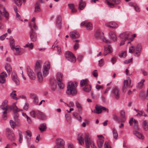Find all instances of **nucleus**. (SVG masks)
I'll use <instances>...</instances> for the list:
<instances>
[{"mask_svg": "<svg viewBox=\"0 0 148 148\" xmlns=\"http://www.w3.org/2000/svg\"><path fill=\"white\" fill-rule=\"evenodd\" d=\"M77 83L76 82H70L68 83L66 91V94L69 95L73 96L76 95L77 92L76 88Z\"/></svg>", "mask_w": 148, "mask_h": 148, "instance_id": "nucleus-1", "label": "nucleus"}, {"mask_svg": "<svg viewBox=\"0 0 148 148\" xmlns=\"http://www.w3.org/2000/svg\"><path fill=\"white\" fill-rule=\"evenodd\" d=\"M95 37L98 39H100L106 42L110 43V41L106 40L104 36V33H101L99 29H98L96 31L95 34Z\"/></svg>", "mask_w": 148, "mask_h": 148, "instance_id": "nucleus-2", "label": "nucleus"}, {"mask_svg": "<svg viewBox=\"0 0 148 148\" xmlns=\"http://www.w3.org/2000/svg\"><path fill=\"white\" fill-rule=\"evenodd\" d=\"M85 143L86 148H90V145L92 148H96L95 143L88 136L86 135L85 137Z\"/></svg>", "mask_w": 148, "mask_h": 148, "instance_id": "nucleus-3", "label": "nucleus"}, {"mask_svg": "<svg viewBox=\"0 0 148 148\" xmlns=\"http://www.w3.org/2000/svg\"><path fill=\"white\" fill-rule=\"evenodd\" d=\"M65 56L66 59L68 61L73 63L76 62V58L73 54L71 52L66 51Z\"/></svg>", "mask_w": 148, "mask_h": 148, "instance_id": "nucleus-4", "label": "nucleus"}, {"mask_svg": "<svg viewBox=\"0 0 148 148\" xmlns=\"http://www.w3.org/2000/svg\"><path fill=\"white\" fill-rule=\"evenodd\" d=\"M131 79L129 77H127V79L125 80L124 82L123 86L122 88V90L123 92H125L127 88L132 87V86L131 85Z\"/></svg>", "mask_w": 148, "mask_h": 148, "instance_id": "nucleus-5", "label": "nucleus"}, {"mask_svg": "<svg viewBox=\"0 0 148 148\" xmlns=\"http://www.w3.org/2000/svg\"><path fill=\"white\" fill-rule=\"evenodd\" d=\"M65 142L61 138H58L56 139V145L54 148H65Z\"/></svg>", "mask_w": 148, "mask_h": 148, "instance_id": "nucleus-6", "label": "nucleus"}, {"mask_svg": "<svg viewBox=\"0 0 148 148\" xmlns=\"http://www.w3.org/2000/svg\"><path fill=\"white\" fill-rule=\"evenodd\" d=\"M95 109V110L93 111L94 113H95L98 114H100L102 112V111L103 110H107V112H108V108L98 105H96Z\"/></svg>", "mask_w": 148, "mask_h": 148, "instance_id": "nucleus-7", "label": "nucleus"}, {"mask_svg": "<svg viewBox=\"0 0 148 148\" xmlns=\"http://www.w3.org/2000/svg\"><path fill=\"white\" fill-rule=\"evenodd\" d=\"M30 37L31 40L33 42L36 41L37 39V34L36 32L31 28L30 32Z\"/></svg>", "mask_w": 148, "mask_h": 148, "instance_id": "nucleus-8", "label": "nucleus"}, {"mask_svg": "<svg viewBox=\"0 0 148 148\" xmlns=\"http://www.w3.org/2000/svg\"><path fill=\"white\" fill-rule=\"evenodd\" d=\"M6 134L7 138L11 140H14L15 138L14 133L9 129H6Z\"/></svg>", "mask_w": 148, "mask_h": 148, "instance_id": "nucleus-9", "label": "nucleus"}, {"mask_svg": "<svg viewBox=\"0 0 148 148\" xmlns=\"http://www.w3.org/2000/svg\"><path fill=\"white\" fill-rule=\"evenodd\" d=\"M11 78L12 80L17 85L19 84L20 82L16 73L13 71L11 74Z\"/></svg>", "mask_w": 148, "mask_h": 148, "instance_id": "nucleus-10", "label": "nucleus"}, {"mask_svg": "<svg viewBox=\"0 0 148 148\" xmlns=\"http://www.w3.org/2000/svg\"><path fill=\"white\" fill-rule=\"evenodd\" d=\"M142 46L141 44H138L135 48L134 55L135 56H138L140 54L141 51Z\"/></svg>", "mask_w": 148, "mask_h": 148, "instance_id": "nucleus-11", "label": "nucleus"}, {"mask_svg": "<svg viewBox=\"0 0 148 148\" xmlns=\"http://www.w3.org/2000/svg\"><path fill=\"white\" fill-rule=\"evenodd\" d=\"M112 94L116 99H118L119 97V90L116 87H113L112 90Z\"/></svg>", "mask_w": 148, "mask_h": 148, "instance_id": "nucleus-12", "label": "nucleus"}, {"mask_svg": "<svg viewBox=\"0 0 148 148\" xmlns=\"http://www.w3.org/2000/svg\"><path fill=\"white\" fill-rule=\"evenodd\" d=\"M113 51V49L110 45H108L105 48L104 55L105 56L110 53Z\"/></svg>", "mask_w": 148, "mask_h": 148, "instance_id": "nucleus-13", "label": "nucleus"}, {"mask_svg": "<svg viewBox=\"0 0 148 148\" xmlns=\"http://www.w3.org/2000/svg\"><path fill=\"white\" fill-rule=\"evenodd\" d=\"M84 136L82 133H80L78 134L77 140L79 141V143L81 145L84 144Z\"/></svg>", "mask_w": 148, "mask_h": 148, "instance_id": "nucleus-14", "label": "nucleus"}, {"mask_svg": "<svg viewBox=\"0 0 148 148\" xmlns=\"http://www.w3.org/2000/svg\"><path fill=\"white\" fill-rule=\"evenodd\" d=\"M105 25L108 27L115 28L118 27V24L114 22L111 21L106 24Z\"/></svg>", "mask_w": 148, "mask_h": 148, "instance_id": "nucleus-15", "label": "nucleus"}, {"mask_svg": "<svg viewBox=\"0 0 148 148\" xmlns=\"http://www.w3.org/2000/svg\"><path fill=\"white\" fill-rule=\"evenodd\" d=\"M7 73L5 72H3L0 75V82L3 83L5 81V78L7 77Z\"/></svg>", "mask_w": 148, "mask_h": 148, "instance_id": "nucleus-16", "label": "nucleus"}, {"mask_svg": "<svg viewBox=\"0 0 148 148\" xmlns=\"http://www.w3.org/2000/svg\"><path fill=\"white\" fill-rule=\"evenodd\" d=\"M86 3L83 1H80L79 2L78 9L79 10H83L86 6Z\"/></svg>", "mask_w": 148, "mask_h": 148, "instance_id": "nucleus-17", "label": "nucleus"}, {"mask_svg": "<svg viewBox=\"0 0 148 148\" xmlns=\"http://www.w3.org/2000/svg\"><path fill=\"white\" fill-rule=\"evenodd\" d=\"M132 122L134 124V128L136 130H138V128L137 121L135 119L134 120L133 118H132L130 119L129 121V123L130 124V125H132Z\"/></svg>", "mask_w": 148, "mask_h": 148, "instance_id": "nucleus-18", "label": "nucleus"}, {"mask_svg": "<svg viewBox=\"0 0 148 148\" xmlns=\"http://www.w3.org/2000/svg\"><path fill=\"white\" fill-rule=\"evenodd\" d=\"M30 97L33 99V102L35 104H38V99L37 95L34 94H32L30 95Z\"/></svg>", "mask_w": 148, "mask_h": 148, "instance_id": "nucleus-19", "label": "nucleus"}, {"mask_svg": "<svg viewBox=\"0 0 148 148\" xmlns=\"http://www.w3.org/2000/svg\"><path fill=\"white\" fill-rule=\"evenodd\" d=\"M27 73L29 77L32 79H35V75L33 72L32 70L30 69H27Z\"/></svg>", "mask_w": 148, "mask_h": 148, "instance_id": "nucleus-20", "label": "nucleus"}, {"mask_svg": "<svg viewBox=\"0 0 148 148\" xmlns=\"http://www.w3.org/2000/svg\"><path fill=\"white\" fill-rule=\"evenodd\" d=\"M120 38L125 41H126L128 39L129 37V34L127 33H123L121 34L119 36Z\"/></svg>", "mask_w": 148, "mask_h": 148, "instance_id": "nucleus-21", "label": "nucleus"}, {"mask_svg": "<svg viewBox=\"0 0 148 148\" xmlns=\"http://www.w3.org/2000/svg\"><path fill=\"white\" fill-rule=\"evenodd\" d=\"M70 35L71 37L73 38H77L79 36L78 33L76 31L71 32Z\"/></svg>", "mask_w": 148, "mask_h": 148, "instance_id": "nucleus-22", "label": "nucleus"}, {"mask_svg": "<svg viewBox=\"0 0 148 148\" xmlns=\"http://www.w3.org/2000/svg\"><path fill=\"white\" fill-rule=\"evenodd\" d=\"M105 2L110 7L113 8L114 7V0H105Z\"/></svg>", "mask_w": 148, "mask_h": 148, "instance_id": "nucleus-23", "label": "nucleus"}, {"mask_svg": "<svg viewBox=\"0 0 148 148\" xmlns=\"http://www.w3.org/2000/svg\"><path fill=\"white\" fill-rule=\"evenodd\" d=\"M109 36L113 41H115L116 40V36L114 32L112 31L110 32L109 33Z\"/></svg>", "mask_w": 148, "mask_h": 148, "instance_id": "nucleus-24", "label": "nucleus"}, {"mask_svg": "<svg viewBox=\"0 0 148 148\" xmlns=\"http://www.w3.org/2000/svg\"><path fill=\"white\" fill-rule=\"evenodd\" d=\"M41 9L40 8V6L39 2H37L35 5L34 12L38 13L41 12Z\"/></svg>", "mask_w": 148, "mask_h": 148, "instance_id": "nucleus-25", "label": "nucleus"}, {"mask_svg": "<svg viewBox=\"0 0 148 148\" xmlns=\"http://www.w3.org/2000/svg\"><path fill=\"white\" fill-rule=\"evenodd\" d=\"M5 70L8 73L9 75L10 74V72L12 71V67L9 64H6L5 65Z\"/></svg>", "mask_w": 148, "mask_h": 148, "instance_id": "nucleus-26", "label": "nucleus"}, {"mask_svg": "<svg viewBox=\"0 0 148 148\" xmlns=\"http://www.w3.org/2000/svg\"><path fill=\"white\" fill-rule=\"evenodd\" d=\"M133 133L139 139H143L144 138V136L141 134L136 131H134Z\"/></svg>", "mask_w": 148, "mask_h": 148, "instance_id": "nucleus-27", "label": "nucleus"}, {"mask_svg": "<svg viewBox=\"0 0 148 148\" xmlns=\"http://www.w3.org/2000/svg\"><path fill=\"white\" fill-rule=\"evenodd\" d=\"M42 62L41 61H37L36 62L35 69L39 71L41 69Z\"/></svg>", "mask_w": 148, "mask_h": 148, "instance_id": "nucleus-28", "label": "nucleus"}, {"mask_svg": "<svg viewBox=\"0 0 148 148\" xmlns=\"http://www.w3.org/2000/svg\"><path fill=\"white\" fill-rule=\"evenodd\" d=\"M37 78L40 82H41L43 79V76L41 72L38 71L37 73Z\"/></svg>", "mask_w": 148, "mask_h": 148, "instance_id": "nucleus-29", "label": "nucleus"}, {"mask_svg": "<svg viewBox=\"0 0 148 148\" xmlns=\"http://www.w3.org/2000/svg\"><path fill=\"white\" fill-rule=\"evenodd\" d=\"M8 101L7 100H5L2 103L1 106L2 107V109L3 110H8Z\"/></svg>", "mask_w": 148, "mask_h": 148, "instance_id": "nucleus-30", "label": "nucleus"}, {"mask_svg": "<svg viewBox=\"0 0 148 148\" xmlns=\"http://www.w3.org/2000/svg\"><path fill=\"white\" fill-rule=\"evenodd\" d=\"M148 121L147 120H143L142 123V126L144 130L147 131L148 130Z\"/></svg>", "mask_w": 148, "mask_h": 148, "instance_id": "nucleus-31", "label": "nucleus"}, {"mask_svg": "<svg viewBox=\"0 0 148 148\" xmlns=\"http://www.w3.org/2000/svg\"><path fill=\"white\" fill-rule=\"evenodd\" d=\"M50 66L51 64L50 62L49 61H46L44 63L43 68L49 70Z\"/></svg>", "mask_w": 148, "mask_h": 148, "instance_id": "nucleus-32", "label": "nucleus"}, {"mask_svg": "<svg viewBox=\"0 0 148 148\" xmlns=\"http://www.w3.org/2000/svg\"><path fill=\"white\" fill-rule=\"evenodd\" d=\"M125 112L122 110L120 112V116L121 119L120 121L121 122H123L125 121Z\"/></svg>", "mask_w": 148, "mask_h": 148, "instance_id": "nucleus-33", "label": "nucleus"}, {"mask_svg": "<svg viewBox=\"0 0 148 148\" xmlns=\"http://www.w3.org/2000/svg\"><path fill=\"white\" fill-rule=\"evenodd\" d=\"M63 75L60 72L57 73L56 75V79L58 82L62 81Z\"/></svg>", "mask_w": 148, "mask_h": 148, "instance_id": "nucleus-34", "label": "nucleus"}, {"mask_svg": "<svg viewBox=\"0 0 148 148\" xmlns=\"http://www.w3.org/2000/svg\"><path fill=\"white\" fill-rule=\"evenodd\" d=\"M36 113H37L38 118L41 120H43L45 118V115L39 111H37Z\"/></svg>", "mask_w": 148, "mask_h": 148, "instance_id": "nucleus-35", "label": "nucleus"}, {"mask_svg": "<svg viewBox=\"0 0 148 148\" xmlns=\"http://www.w3.org/2000/svg\"><path fill=\"white\" fill-rule=\"evenodd\" d=\"M104 142L103 138H99L97 141V143L98 147L100 148L103 146Z\"/></svg>", "mask_w": 148, "mask_h": 148, "instance_id": "nucleus-36", "label": "nucleus"}, {"mask_svg": "<svg viewBox=\"0 0 148 148\" xmlns=\"http://www.w3.org/2000/svg\"><path fill=\"white\" fill-rule=\"evenodd\" d=\"M57 88V84L56 82H52L51 84V90L52 91H55Z\"/></svg>", "mask_w": 148, "mask_h": 148, "instance_id": "nucleus-37", "label": "nucleus"}, {"mask_svg": "<svg viewBox=\"0 0 148 148\" xmlns=\"http://www.w3.org/2000/svg\"><path fill=\"white\" fill-rule=\"evenodd\" d=\"M83 90L86 92H89L91 90V86L90 85H86L83 88Z\"/></svg>", "mask_w": 148, "mask_h": 148, "instance_id": "nucleus-38", "label": "nucleus"}, {"mask_svg": "<svg viewBox=\"0 0 148 148\" xmlns=\"http://www.w3.org/2000/svg\"><path fill=\"white\" fill-rule=\"evenodd\" d=\"M112 133L114 138L116 139H117L118 135L117 130L115 128H113L112 129Z\"/></svg>", "mask_w": 148, "mask_h": 148, "instance_id": "nucleus-39", "label": "nucleus"}, {"mask_svg": "<svg viewBox=\"0 0 148 148\" xmlns=\"http://www.w3.org/2000/svg\"><path fill=\"white\" fill-rule=\"evenodd\" d=\"M47 128L46 124L45 123H42L41 124L39 127V129L41 131H44Z\"/></svg>", "mask_w": 148, "mask_h": 148, "instance_id": "nucleus-40", "label": "nucleus"}, {"mask_svg": "<svg viewBox=\"0 0 148 148\" xmlns=\"http://www.w3.org/2000/svg\"><path fill=\"white\" fill-rule=\"evenodd\" d=\"M144 80L142 79L140 82L138 83L136 86L137 88L138 89L141 88L144 84Z\"/></svg>", "mask_w": 148, "mask_h": 148, "instance_id": "nucleus-41", "label": "nucleus"}, {"mask_svg": "<svg viewBox=\"0 0 148 148\" xmlns=\"http://www.w3.org/2000/svg\"><path fill=\"white\" fill-rule=\"evenodd\" d=\"M88 79H82L80 83V85L82 87L85 85H88Z\"/></svg>", "mask_w": 148, "mask_h": 148, "instance_id": "nucleus-42", "label": "nucleus"}, {"mask_svg": "<svg viewBox=\"0 0 148 148\" xmlns=\"http://www.w3.org/2000/svg\"><path fill=\"white\" fill-rule=\"evenodd\" d=\"M68 5L69 8L71 10L72 12H75L76 11V10L75 9L73 4H69Z\"/></svg>", "mask_w": 148, "mask_h": 148, "instance_id": "nucleus-43", "label": "nucleus"}, {"mask_svg": "<svg viewBox=\"0 0 148 148\" xmlns=\"http://www.w3.org/2000/svg\"><path fill=\"white\" fill-rule=\"evenodd\" d=\"M59 88L60 89H63L64 87V85L62 82V81H59L57 82Z\"/></svg>", "mask_w": 148, "mask_h": 148, "instance_id": "nucleus-44", "label": "nucleus"}, {"mask_svg": "<svg viewBox=\"0 0 148 148\" xmlns=\"http://www.w3.org/2000/svg\"><path fill=\"white\" fill-rule=\"evenodd\" d=\"M3 15L5 17V18L8 20V18L9 14L8 12L6 11L4 8H3Z\"/></svg>", "mask_w": 148, "mask_h": 148, "instance_id": "nucleus-45", "label": "nucleus"}, {"mask_svg": "<svg viewBox=\"0 0 148 148\" xmlns=\"http://www.w3.org/2000/svg\"><path fill=\"white\" fill-rule=\"evenodd\" d=\"M86 28L87 30H91L92 29L93 27L92 24L90 22H88L86 24Z\"/></svg>", "mask_w": 148, "mask_h": 148, "instance_id": "nucleus-46", "label": "nucleus"}, {"mask_svg": "<svg viewBox=\"0 0 148 148\" xmlns=\"http://www.w3.org/2000/svg\"><path fill=\"white\" fill-rule=\"evenodd\" d=\"M16 91H13L12 92L10 93V96L12 98V99L15 100H17V98L16 97Z\"/></svg>", "mask_w": 148, "mask_h": 148, "instance_id": "nucleus-47", "label": "nucleus"}, {"mask_svg": "<svg viewBox=\"0 0 148 148\" xmlns=\"http://www.w3.org/2000/svg\"><path fill=\"white\" fill-rule=\"evenodd\" d=\"M49 70L43 68L42 69L43 75L44 76L47 75L49 73Z\"/></svg>", "mask_w": 148, "mask_h": 148, "instance_id": "nucleus-48", "label": "nucleus"}, {"mask_svg": "<svg viewBox=\"0 0 148 148\" xmlns=\"http://www.w3.org/2000/svg\"><path fill=\"white\" fill-rule=\"evenodd\" d=\"M24 47H28L30 49H33L34 47L33 44L32 43H28Z\"/></svg>", "mask_w": 148, "mask_h": 148, "instance_id": "nucleus-49", "label": "nucleus"}, {"mask_svg": "<svg viewBox=\"0 0 148 148\" xmlns=\"http://www.w3.org/2000/svg\"><path fill=\"white\" fill-rule=\"evenodd\" d=\"M135 110L137 112V114L136 115V116H141L143 115V114L144 113V111H138V110H136V109H135Z\"/></svg>", "mask_w": 148, "mask_h": 148, "instance_id": "nucleus-50", "label": "nucleus"}, {"mask_svg": "<svg viewBox=\"0 0 148 148\" xmlns=\"http://www.w3.org/2000/svg\"><path fill=\"white\" fill-rule=\"evenodd\" d=\"M10 46L11 49L14 50V41L13 39H12L10 40Z\"/></svg>", "mask_w": 148, "mask_h": 148, "instance_id": "nucleus-51", "label": "nucleus"}, {"mask_svg": "<svg viewBox=\"0 0 148 148\" xmlns=\"http://www.w3.org/2000/svg\"><path fill=\"white\" fill-rule=\"evenodd\" d=\"M18 132L19 135V142L20 143H21L23 141V136L21 132L18 131Z\"/></svg>", "mask_w": 148, "mask_h": 148, "instance_id": "nucleus-52", "label": "nucleus"}, {"mask_svg": "<svg viewBox=\"0 0 148 148\" xmlns=\"http://www.w3.org/2000/svg\"><path fill=\"white\" fill-rule=\"evenodd\" d=\"M10 123L11 127L13 129H14L16 126V124L12 120H10Z\"/></svg>", "mask_w": 148, "mask_h": 148, "instance_id": "nucleus-53", "label": "nucleus"}, {"mask_svg": "<svg viewBox=\"0 0 148 148\" xmlns=\"http://www.w3.org/2000/svg\"><path fill=\"white\" fill-rule=\"evenodd\" d=\"M73 116H74V117L77 119H78L79 120L80 122L82 121L81 120V116L79 115L77 113H75V114H73Z\"/></svg>", "mask_w": 148, "mask_h": 148, "instance_id": "nucleus-54", "label": "nucleus"}, {"mask_svg": "<svg viewBox=\"0 0 148 148\" xmlns=\"http://www.w3.org/2000/svg\"><path fill=\"white\" fill-rule=\"evenodd\" d=\"M16 5L18 6H21L22 4V1L21 0H14Z\"/></svg>", "mask_w": 148, "mask_h": 148, "instance_id": "nucleus-55", "label": "nucleus"}, {"mask_svg": "<svg viewBox=\"0 0 148 148\" xmlns=\"http://www.w3.org/2000/svg\"><path fill=\"white\" fill-rule=\"evenodd\" d=\"M119 56L121 58H125L126 56V53L125 51H122L119 53Z\"/></svg>", "mask_w": 148, "mask_h": 148, "instance_id": "nucleus-56", "label": "nucleus"}, {"mask_svg": "<svg viewBox=\"0 0 148 148\" xmlns=\"http://www.w3.org/2000/svg\"><path fill=\"white\" fill-rule=\"evenodd\" d=\"M25 133H26V137L29 136V138H28V139L29 140L30 139V137L32 136L31 132L27 130L25 132Z\"/></svg>", "mask_w": 148, "mask_h": 148, "instance_id": "nucleus-57", "label": "nucleus"}, {"mask_svg": "<svg viewBox=\"0 0 148 148\" xmlns=\"http://www.w3.org/2000/svg\"><path fill=\"white\" fill-rule=\"evenodd\" d=\"M75 104L77 107L78 109L79 110H81L82 107L80 104L77 101H76L75 102Z\"/></svg>", "mask_w": 148, "mask_h": 148, "instance_id": "nucleus-58", "label": "nucleus"}, {"mask_svg": "<svg viewBox=\"0 0 148 148\" xmlns=\"http://www.w3.org/2000/svg\"><path fill=\"white\" fill-rule=\"evenodd\" d=\"M113 118L114 120L118 122H121L120 121H121V119H120L115 114L113 115Z\"/></svg>", "mask_w": 148, "mask_h": 148, "instance_id": "nucleus-59", "label": "nucleus"}, {"mask_svg": "<svg viewBox=\"0 0 148 148\" xmlns=\"http://www.w3.org/2000/svg\"><path fill=\"white\" fill-rule=\"evenodd\" d=\"M30 115L33 117L35 118L36 116V112L34 110H32L30 111Z\"/></svg>", "mask_w": 148, "mask_h": 148, "instance_id": "nucleus-60", "label": "nucleus"}, {"mask_svg": "<svg viewBox=\"0 0 148 148\" xmlns=\"http://www.w3.org/2000/svg\"><path fill=\"white\" fill-rule=\"evenodd\" d=\"M7 110H5L3 112V120H5L7 119V115L6 114L7 111Z\"/></svg>", "mask_w": 148, "mask_h": 148, "instance_id": "nucleus-61", "label": "nucleus"}, {"mask_svg": "<svg viewBox=\"0 0 148 148\" xmlns=\"http://www.w3.org/2000/svg\"><path fill=\"white\" fill-rule=\"evenodd\" d=\"M133 7L135 10L137 12H139L140 11V9L139 7L136 5H134Z\"/></svg>", "mask_w": 148, "mask_h": 148, "instance_id": "nucleus-62", "label": "nucleus"}, {"mask_svg": "<svg viewBox=\"0 0 148 148\" xmlns=\"http://www.w3.org/2000/svg\"><path fill=\"white\" fill-rule=\"evenodd\" d=\"M135 48L132 46L129 48V52L130 53H132L133 52L134 53Z\"/></svg>", "mask_w": 148, "mask_h": 148, "instance_id": "nucleus-63", "label": "nucleus"}, {"mask_svg": "<svg viewBox=\"0 0 148 148\" xmlns=\"http://www.w3.org/2000/svg\"><path fill=\"white\" fill-rule=\"evenodd\" d=\"M56 24L57 25H60L61 24V17L60 16H59L58 17L57 19V20L56 21Z\"/></svg>", "mask_w": 148, "mask_h": 148, "instance_id": "nucleus-64", "label": "nucleus"}]
</instances>
